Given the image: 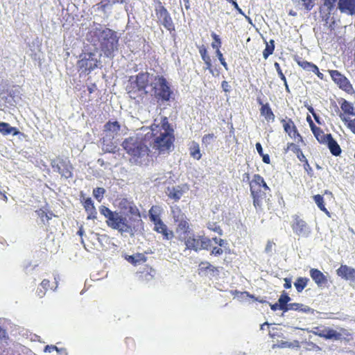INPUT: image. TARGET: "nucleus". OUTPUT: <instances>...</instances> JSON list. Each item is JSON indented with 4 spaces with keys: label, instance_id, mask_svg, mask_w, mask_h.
Masks as SVG:
<instances>
[{
    "label": "nucleus",
    "instance_id": "nucleus-30",
    "mask_svg": "<svg viewBox=\"0 0 355 355\" xmlns=\"http://www.w3.org/2000/svg\"><path fill=\"white\" fill-rule=\"evenodd\" d=\"M125 259L135 266H137L147 261V257L143 253H136L132 255H127Z\"/></svg>",
    "mask_w": 355,
    "mask_h": 355
},
{
    "label": "nucleus",
    "instance_id": "nucleus-59",
    "mask_svg": "<svg viewBox=\"0 0 355 355\" xmlns=\"http://www.w3.org/2000/svg\"><path fill=\"white\" fill-rule=\"evenodd\" d=\"M46 293V291L43 289L42 287H38L36 291L37 295L40 298L43 297L45 295Z\"/></svg>",
    "mask_w": 355,
    "mask_h": 355
},
{
    "label": "nucleus",
    "instance_id": "nucleus-45",
    "mask_svg": "<svg viewBox=\"0 0 355 355\" xmlns=\"http://www.w3.org/2000/svg\"><path fill=\"white\" fill-rule=\"evenodd\" d=\"M211 37L214 39V42L211 43V46L213 49H215L216 51H220V48L221 46V40L219 36L215 33H211Z\"/></svg>",
    "mask_w": 355,
    "mask_h": 355
},
{
    "label": "nucleus",
    "instance_id": "nucleus-37",
    "mask_svg": "<svg viewBox=\"0 0 355 355\" xmlns=\"http://www.w3.org/2000/svg\"><path fill=\"white\" fill-rule=\"evenodd\" d=\"M309 279L307 277H298L294 282V286L298 293H301L307 286Z\"/></svg>",
    "mask_w": 355,
    "mask_h": 355
},
{
    "label": "nucleus",
    "instance_id": "nucleus-64",
    "mask_svg": "<svg viewBox=\"0 0 355 355\" xmlns=\"http://www.w3.org/2000/svg\"><path fill=\"white\" fill-rule=\"evenodd\" d=\"M256 148L259 155H262L263 154V148L260 143L258 142L256 144Z\"/></svg>",
    "mask_w": 355,
    "mask_h": 355
},
{
    "label": "nucleus",
    "instance_id": "nucleus-39",
    "mask_svg": "<svg viewBox=\"0 0 355 355\" xmlns=\"http://www.w3.org/2000/svg\"><path fill=\"white\" fill-rule=\"evenodd\" d=\"M288 306V311L290 310H293L306 313L309 311V306H304V304L300 303H289Z\"/></svg>",
    "mask_w": 355,
    "mask_h": 355
},
{
    "label": "nucleus",
    "instance_id": "nucleus-47",
    "mask_svg": "<svg viewBox=\"0 0 355 355\" xmlns=\"http://www.w3.org/2000/svg\"><path fill=\"white\" fill-rule=\"evenodd\" d=\"M216 138V137L214 133L205 135L202 138V144L207 146L209 145Z\"/></svg>",
    "mask_w": 355,
    "mask_h": 355
},
{
    "label": "nucleus",
    "instance_id": "nucleus-9",
    "mask_svg": "<svg viewBox=\"0 0 355 355\" xmlns=\"http://www.w3.org/2000/svg\"><path fill=\"white\" fill-rule=\"evenodd\" d=\"M155 12L159 24L162 25L170 33L175 31V26L171 14L160 1H158L155 8Z\"/></svg>",
    "mask_w": 355,
    "mask_h": 355
},
{
    "label": "nucleus",
    "instance_id": "nucleus-57",
    "mask_svg": "<svg viewBox=\"0 0 355 355\" xmlns=\"http://www.w3.org/2000/svg\"><path fill=\"white\" fill-rule=\"evenodd\" d=\"M296 156L300 162H305L306 164L308 163L307 159L306 158L302 150L299 152V153L296 154Z\"/></svg>",
    "mask_w": 355,
    "mask_h": 355
},
{
    "label": "nucleus",
    "instance_id": "nucleus-51",
    "mask_svg": "<svg viewBox=\"0 0 355 355\" xmlns=\"http://www.w3.org/2000/svg\"><path fill=\"white\" fill-rule=\"evenodd\" d=\"M126 347L129 349H133L135 347V343L133 338L127 337L125 339Z\"/></svg>",
    "mask_w": 355,
    "mask_h": 355
},
{
    "label": "nucleus",
    "instance_id": "nucleus-15",
    "mask_svg": "<svg viewBox=\"0 0 355 355\" xmlns=\"http://www.w3.org/2000/svg\"><path fill=\"white\" fill-rule=\"evenodd\" d=\"M284 132L288 137L295 141L297 144H304V139L295 124L294 121L291 118L282 119L280 120Z\"/></svg>",
    "mask_w": 355,
    "mask_h": 355
},
{
    "label": "nucleus",
    "instance_id": "nucleus-20",
    "mask_svg": "<svg viewBox=\"0 0 355 355\" xmlns=\"http://www.w3.org/2000/svg\"><path fill=\"white\" fill-rule=\"evenodd\" d=\"M155 272V270L151 266L146 265L142 270L137 272V277L141 282H148L154 278Z\"/></svg>",
    "mask_w": 355,
    "mask_h": 355
},
{
    "label": "nucleus",
    "instance_id": "nucleus-58",
    "mask_svg": "<svg viewBox=\"0 0 355 355\" xmlns=\"http://www.w3.org/2000/svg\"><path fill=\"white\" fill-rule=\"evenodd\" d=\"M275 243L272 241H268L267 242V244H266V248H265V251L266 252H270L272 250V248L273 246L275 245Z\"/></svg>",
    "mask_w": 355,
    "mask_h": 355
},
{
    "label": "nucleus",
    "instance_id": "nucleus-11",
    "mask_svg": "<svg viewBox=\"0 0 355 355\" xmlns=\"http://www.w3.org/2000/svg\"><path fill=\"white\" fill-rule=\"evenodd\" d=\"M51 164L53 171L59 173L62 178L72 176L73 166L68 157L57 156Z\"/></svg>",
    "mask_w": 355,
    "mask_h": 355
},
{
    "label": "nucleus",
    "instance_id": "nucleus-60",
    "mask_svg": "<svg viewBox=\"0 0 355 355\" xmlns=\"http://www.w3.org/2000/svg\"><path fill=\"white\" fill-rule=\"evenodd\" d=\"M291 286H292L291 279L290 278H285L284 279V287L286 289H289V288H291Z\"/></svg>",
    "mask_w": 355,
    "mask_h": 355
},
{
    "label": "nucleus",
    "instance_id": "nucleus-31",
    "mask_svg": "<svg viewBox=\"0 0 355 355\" xmlns=\"http://www.w3.org/2000/svg\"><path fill=\"white\" fill-rule=\"evenodd\" d=\"M84 208L87 213V219H94L96 218V210L94 205L93 201L90 198H87L83 202Z\"/></svg>",
    "mask_w": 355,
    "mask_h": 355
},
{
    "label": "nucleus",
    "instance_id": "nucleus-17",
    "mask_svg": "<svg viewBox=\"0 0 355 355\" xmlns=\"http://www.w3.org/2000/svg\"><path fill=\"white\" fill-rule=\"evenodd\" d=\"M294 60L297 62V64L303 69L309 71H312L320 80L324 79V74L319 71V69L316 64H313V62L302 60L301 58L298 56L295 57Z\"/></svg>",
    "mask_w": 355,
    "mask_h": 355
},
{
    "label": "nucleus",
    "instance_id": "nucleus-53",
    "mask_svg": "<svg viewBox=\"0 0 355 355\" xmlns=\"http://www.w3.org/2000/svg\"><path fill=\"white\" fill-rule=\"evenodd\" d=\"M232 294L233 295H240L241 297H243V296H246V297H248L250 298H252V299H254L255 300H257L254 295L250 294L247 291H244V292H240V291H234V292H232Z\"/></svg>",
    "mask_w": 355,
    "mask_h": 355
},
{
    "label": "nucleus",
    "instance_id": "nucleus-24",
    "mask_svg": "<svg viewBox=\"0 0 355 355\" xmlns=\"http://www.w3.org/2000/svg\"><path fill=\"white\" fill-rule=\"evenodd\" d=\"M340 108L342 110V112H340L339 117L341 119L343 114L345 118H350V116H355V107L353 104L348 101L342 98L340 102Z\"/></svg>",
    "mask_w": 355,
    "mask_h": 355
},
{
    "label": "nucleus",
    "instance_id": "nucleus-34",
    "mask_svg": "<svg viewBox=\"0 0 355 355\" xmlns=\"http://www.w3.org/2000/svg\"><path fill=\"white\" fill-rule=\"evenodd\" d=\"M311 131L317 141L321 144H326L327 141V138L329 136H331V134L330 133L325 134L324 132L320 127L318 126Z\"/></svg>",
    "mask_w": 355,
    "mask_h": 355
},
{
    "label": "nucleus",
    "instance_id": "nucleus-54",
    "mask_svg": "<svg viewBox=\"0 0 355 355\" xmlns=\"http://www.w3.org/2000/svg\"><path fill=\"white\" fill-rule=\"evenodd\" d=\"M40 287H42L43 289H44L45 291H48L49 288H52L51 286H50V281L49 279H43L42 281V282L40 283Z\"/></svg>",
    "mask_w": 355,
    "mask_h": 355
},
{
    "label": "nucleus",
    "instance_id": "nucleus-1",
    "mask_svg": "<svg viewBox=\"0 0 355 355\" xmlns=\"http://www.w3.org/2000/svg\"><path fill=\"white\" fill-rule=\"evenodd\" d=\"M175 137L173 129L166 116L162 117L159 123H153L150 130L144 137H130L125 139L122 146L130 156L141 157L148 155L149 148L159 152L168 150L173 145Z\"/></svg>",
    "mask_w": 355,
    "mask_h": 355
},
{
    "label": "nucleus",
    "instance_id": "nucleus-28",
    "mask_svg": "<svg viewBox=\"0 0 355 355\" xmlns=\"http://www.w3.org/2000/svg\"><path fill=\"white\" fill-rule=\"evenodd\" d=\"M199 53L202 58V60L204 61L206 69L209 71L211 73H214L211 59L209 55L207 53V49L205 45H201L198 47Z\"/></svg>",
    "mask_w": 355,
    "mask_h": 355
},
{
    "label": "nucleus",
    "instance_id": "nucleus-56",
    "mask_svg": "<svg viewBox=\"0 0 355 355\" xmlns=\"http://www.w3.org/2000/svg\"><path fill=\"white\" fill-rule=\"evenodd\" d=\"M221 87L225 93L230 92L231 90V86L229 85L228 82L225 80L221 83Z\"/></svg>",
    "mask_w": 355,
    "mask_h": 355
},
{
    "label": "nucleus",
    "instance_id": "nucleus-7",
    "mask_svg": "<svg viewBox=\"0 0 355 355\" xmlns=\"http://www.w3.org/2000/svg\"><path fill=\"white\" fill-rule=\"evenodd\" d=\"M180 241L184 242L186 249L198 252L201 250H208L211 246V239L204 236L196 235L193 232L180 237Z\"/></svg>",
    "mask_w": 355,
    "mask_h": 355
},
{
    "label": "nucleus",
    "instance_id": "nucleus-22",
    "mask_svg": "<svg viewBox=\"0 0 355 355\" xmlns=\"http://www.w3.org/2000/svg\"><path fill=\"white\" fill-rule=\"evenodd\" d=\"M128 216L129 223H131L135 227V222L141 221V214L139 209L135 205L134 202H132L125 211Z\"/></svg>",
    "mask_w": 355,
    "mask_h": 355
},
{
    "label": "nucleus",
    "instance_id": "nucleus-46",
    "mask_svg": "<svg viewBox=\"0 0 355 355\" xmlns=\"http://www.w3.org/2000/svg\"><path fill=\"white\" fill-rule=\"evenodd\" d=\"M289 150L293 151L296 155L297 153H299L301 149L296 144L288 142L286 147L284 148V152L288 153Z\"/></svg>",
    "mask_w": 355,
    "mask_h": 355
},
{
    "label": "nucleus",
    "instance_id": "nucleus-10",
    "mask_svg": "<svg viewBox=\"0 0 355 355\" xmlns=\"http://www.w3.org/2000/svg\"><path fill=\"white\" fill-rule=\"evenodd\" d=\"M172 212L174 221L177 224L175 232L178 234V239H180V237H183V236L191 233L192 229L189 219L179 208L173 210Z\"/></svg>",
    "mask_w": 355,
    "mask_h": 355
},
{
    "label": "nucleus",
    "instance_id": "nucleus-48",
    "mask_svg": "<svg viewBox=\"0 0 355 355\" xmlns=\"http://www.w3.org/2000/svg\"><path fill=\"white\" fill-rule=\"evenodd\" d=\"M105 193V189L101 187H97L94 189L93 195L96 199H97L99 202L101 201L103 194Z\"/></svg>",
    "mask_w": 355,
    "mask_h": 355
},
{
    "label": "nucleus",
    "instance_id": "nucleus-23",
    "mask_svg": "<svg viewBox=\"0 0 355 355\" xmlns=\"http://www.w3.org/2000/svg\"><path fill=\"white\" fill-rule=\"evenodd\" d=\"M114 139V137H102L101 139V148L104 153H115L117 151V145Z\"/></svg>",
    "mask_w": 355,
    "mask_h": 355
},
{
    "label": "nucleus",
    "instance_id": "nucleus-16",
    "mask_svg": "<svg viewBox=\"0 0 355 355\" xmlns=\"http://www.w3.org/2000/svg\"><path fill=\"white\" fill-rule=\"evenodd\" d=\"M189 187L187 184H183L178 186L168 187L167 188L166 193L169 198L178 201L184 193L187 192Z\"/></svg>",
    "mask_w": 355,
    "mask_h": 355
},
{
    "label": "nucleus",
    "instance_id": "nucleus-55",
    "mask_svg": "<svg viewBox=\"0 0 355 355\" xmlns=\"http://www.w3.org/2000/svg\"><path fill=\"white\" fill-rule=\"evenodd\" d=\"M307 107V110H309V112L310 113L312 114L314 119L318 122V123H320L319 121V116L316 114V113L315 112V110L313 109V107L311 106V105H307L306 106Z\"/></svg>",
    "mask_w": 355,
    "mask_h": 355
},
{
    "label": "nucleus",
    "instance_id": "nucleus-13",
    "mask_svg": "<svg viewBox=\"0 0 355 355\" xmlns=\"http://www.w3.org/2000/svg\"><path fill=\"white\" fill-rule=\"evenodd\" d=\"M328 72L332 79V80L338 86V87L347 92L349 94L354 93V89L352 85L348 78L342 74L338 70H328Z\"/></svg>",
    "mask_w": 355,
    "mask_h": 355
},
{
    "label": "nucleus",
    "instance_id": "nucleus-42",
    "mask_svg": "<svg viewBox=\"0 0 355 355\" xmlns=\"http://www.w3.org/2000/svg\"><path fill=\"white\" fill-rule=\"evenodd\" d=\"M341 121L345 123L347 128L355 135V119L345 118L344 114H343Z\"/></svg>",
    "mask_w": 355,
    "mask_h": 355
},
{
    "label": "nucleus",
    "instance_id": "nucleus-27",
    "mask_svg": "<svg viewBox=\"0 0 355 355\" xmlns=\"http://www.w3.org/2000/svg\"><path fill=\"white\" fill-rule=\"evenodd\" d=\"M219 272L218 267L211 265L209 261H201L198 266V273H209L214 275Z\"/></svg>",
    "mask_w": 355,
    "mask_h": 355
},
{
    "label": "nucleus",
    "instance_id": "nucleus-40",
    "mask_svg": "<svg viewBox=\"0 0 355 355\" xmlns=\"http://www.w3.org/2000/svg\"><path fill=\"white\" fill-rule=\"evenodd\" d=\"M36 212L44 223H48L53 216H55L52 212H46L42 209L36 211Z\"/></svg>",
    "mask_w": 355,
    "mask_h": 355
},
{
    "label": "nucleus",
    "instance_id": "nucleus-14",
    "mask_svg": "<svg viewBox=\"0 0 355 355\" xmlns=\"http://www.w3.org/2000/svg\"><path fill=\"white\" fill-rule=\"evenodd\" d=\"M291 227L293 232L298 236L307 237L311 232L308 223L297 214L292 216Z\"/></svg>",
    "mask_w": 355,
    "mask_h": 355
},
{
    "label": "nucleus",
    "instance_id": "nucleus-5",
    "mask_svg": "<svg viewBox=\"0 0 355 355\" xmlns=\"http://www.w3.org/2000/svg\"><path fill=\"white\" fill-rule=\"evenodd\" d=\"M304 330L326 340H345L349 342L353 339L352 334L347 329L342 327L339 329V331H337L332 328L320 324L313 327L311 329L306 328Z\"/></svg>",
    "mask_w": 355,
    "mask_h": 355
},
{
    "label": "nucleus",
    "instance_id": "nucleus-2",
    "mask_svg": "<svg viewBox=\"0 0 355 355\" xmlns=\"http://www.w3.org/2000/svg\"><path fill=\"white\" fill-rule=\"evenodd\" d=\"M150 85L158 101L168 102L174 99L173 92L167 80L163 76H153L147 71L130 76L126 87L127 94L135 103H141L148 95L146 89Z\"/></svg>",
    "mask_w": 355,
    "mask_h": 355
},
{
    "label": "nucleus",
    "instance_id": "nucleus-52",
    "mask_svg": "<svg viewBox=\"0 0 355 355\" xmlns=\"http://www.w3.org/2000/svg\"><path fill=\"white\" fill-rule=\"evenodd\" d=\"M98 6H99V8L103 11H105L106 8L111 6V3L109 0H103L100 2Z\"/></svg>",
    "mask_w": 355,
    "mask_h": 355
},
{
    "label": "nucleus",
    "instance_id": "nucleus-21",
    "mask_svg": "<svg viewBox=\"0 0 355 355\" xmlns=\"http://www.w3.org/2000/svg\"><path fill=\"white\" fill-rule=\"evenodd\" d=\"M338 8L343 13L355 15V0H338Z\"/></svg>",
    "mask_w": 355,
    "mask_h": 355
},
{
    "label": "nucleus",
    "instance_id": "nucleus-62",
    "mask_svg": "<svg viewBox=\"0 0 355 355\" xmlns=\"http://www.w3.org/2000/svg\"><path fill=\"white\" fill-rule=\"evenodd\" d=\"M262 157V160L266 164H270V158L269 155L268 154H263L262 155H260Z\"/></svg>",
    "mask_w": 355,
    "mask_h": 355
},
{
    "label": "nucleus",
    "instance_id": "nucleus-49",
    "mask_svg": "<svg viewBox=\"0 0 355 355\" xmlns=\"http://www.w3.org/2000/svg\"><path fill=\"white\" fill-rule=\"evenodd\" d=\"M132 202V201H130L127 198H122L119 202V207L121 210L125 211Z\"/></svg>",
    "mask_w": 355,
    "mask_h": 355
},
{
    "label": "nucleus",
    "instance_id": "nucleus-38",
    "mask_svg": "<svg viewBox=\"0 0 355 355\" xmlns=\"http://www.w3.org/2000/svg\"><path fill=\"white\" fill-rule=\"evenodd\" d=\"M313 200H314L315 202L316 203L317 206L318 207V208L321 211H322L323 212H324L327 215L329 214V211L325 207L324 202V198H323L322 196L319 195V194L315 195L313 196Z\"/></svg>",
    "mask_w": 355,
    "mask_h": 355
},
{
    "label": "nucleus",
    "instance_id": "nucleus-41",
    "mask_svg": "<svg viewBox=\"0 0 355 355\" xmlns=\"http://www.w3.org/2000/svg\"><path fill=\"white\" fill-rule=\"evenodd\" d=\"M275 50V42L273 40H270L269 42L266 43L265 49L263 51V56L266 60L269 55L273 53Z\"/></svg>",
    "mask_w": 355,
    "mask_h": 355
},
{
    "label": "nucleus",
    "instance_id": "nucleus-8",
    "mask_svg": "<svg viewBox=\"0 0 355 355\" xmlns=\"http://www.w3.org/2000/svg\"><path fill=\"white\" fill-rule=\"evenodd\" d=\"M161 207L157 205H153L149 210V217L154 224V230L162 235L163 239L171 240L174 234L173 231L168 229L167 226L160 218Z\"/></svg>",
    "mask_w": 355,
    "mask_h": 355
},
{
    "label": "nucleus",
    "instance_id": "nucleus-29",
    "mask_svg": "<svg viewBox=\"0 0 355 355\" xmlns=\"http://www.w3.org/2000/svg\"><path fill=\"white\" fill-rule=\"evenodd\" d=\"M325 144L327 145V147L330 153L334 156L338 157L342 153L341 148L340 145L338 144V142L334 139L332 135L329 136L327 138V141Z\"/></svg>",
    "mask_w": 355,
    "mask_h": 355
},
{
    "label": "nucleus",
    "instance_id": "nucleus-26",
    "mask_svg": "<svg viewBox=\"0 0 355 355\" xmlns=\"http://www.w3.org/2000/svg\"><path fill=\"white\" fill-rule=\"evenodd\" d=\"M309 273L312 279L318 286H322L327 283V277L320 270L311 268Z\"/></svg>",
    "mask_w": 355,
    "mask_h": 355
},
{
    "label": "nucleus",
    "instance_id": "nucleus-12",
    "mask_svg": "<svg viewBox=\"0 0 355 355\" xmlns=\"http://www.w3.org/2000/svg\"><path fill=\"white\" fill-rule=\"evenodd\" d=\"M96 55L92 52L84 53L77 62V67L81 73H89L98 66Z\"/></svg>",
    "mask_w": 355,
    "mask_h": 355
},
{
    "label": "nucleus",
    "instance_id": "nucleus-61",
    "mask_svg": "<svg viewBox=\"0 0 355 355\" xmlns=\"http://www.w3.org/2000/svg\"><path fill=\"white\" fill-rule=\"evenodd\" d=\"M306 121L309 123L311 130H313L315 128L317 127L309 115L307 116Z\"/></svg>",
    "mask_w": 355,
    "mask_h": 355
},
{
    "label": "nucleus",
    "instance_id": "nucleus-33",
    "mask_svg": "<svg viewBox=\"0 0 355 355\" xmlns=\"http://www.w3.org/2000/svg\"><path fill=\"white\" fill-rule=\"evenodd\" d=\"M214 241L215 243L218 244L219 247L212 248L210 254L216 257L222 255L223 253L222 247L225 246V245L227 244L226 241L223 239H218L216 237L212 238L211 241Z\"/></svg>",
    "mask_w": 355,
    "mask_h": 355
},
{
    "label": "nucleus",
    "instance_id": "nucleus-32",
    "mask_svg": "<svg viewBox=\"0 0 355 355\" xmlns=\"http://www.w3.org/2000/svg\"><path fill=\"white\" fill-rule=\"evenodd\" d=\"M0 132L3 135H12L13 136L18 135L21 133L17 128L12 127L6 122H0Z\"/></svg>",
    "mask_w": 355,
    "mask_h": 355
},
{
    "label": "nucleus",
    "instance_id": "nucleus-6",
    "mask_svg": "<svg viewBox=\"0 0 355 355\" xmlns=\"http://www.w3.org/2000/svg\"><path fill=\"white\" fill-rule=\"evenodd\" d=\"M99 211L106 218V224L113 230L119 232H129L132 231L134 226L129 223V220L117 211H113L105 206H101Z\"/></svg>",
    "mask_w": 355,
    "mask_h": 355
},
{
    "label": "nucleus",
    "instance_id": "nucleus-50",
    "mask_svg": "<svg viewBox=\"0 0 355 355\" xmlns=\"http://www.w3.org/2000/svg\"><path fill=\"white\" fill-rule=\"evenodd\" d=\"M302 2V6L307 11H310L314 7V0H300Z\"/></svg>",
    "mask_w": 355,
    "mask_h": 355
},
{
    "label": "nucleus",
    "instance_id": "nucleus-25",
    "mask_svg": "<svg viewBox=\"0 0 355 355\" xmlns=\"http://www.w3.org/2000/svg\"><path fill=\"white\" fill-rule=\"evenodd\" d=\"M257 102L261 105L260 114L263 116L267 121L273 122L275 119V116L270 107L269 103H266L263 104L261 98L257 99Z\"/></svg>",
    "mask_w": 355,
    "mask_h": 355
},
{
    "label": "nucleus",
    "instance_id": "nucleus-35",
    "mask_svg": "<svg viewBox=\"0 0 355 355\" xmlns=\"http://www.w3.org/2000/svg\"><path fill=\"white\" fill-rule=\"evenodd\" d=\"M189 153L190 155L195 159L199 160L202 157V154L200 153V146L199 144L195 141H193L191 142L189 145Z\"/></svg>",
    "mask_w": 355,
    "mask_h": 355
},
{
    "label": "nucleus",
    "instance_id": "nucleus-4",
    "mask_svg": "<svg viewBox=\"0 0 355 355\" xmlns=\"http://www.w3.org/2000/svg\"><path fill=\"white\" fill-rule=\"evenodd\" d=\"M250 191L253 198V205L258 212H263L270 209V199L268 194L270 189L264 179H252L250 182Z\"/></svg>",
    "mask_w": 355,
    "mask_h": 355
},
{
    "label": "nucleus",
    "instance_id": "nucleus-44",
    "mask_svg": "<svg viewBox=\"0 0 355 355\" xmlns=\"http://www.w3.org/2000/svg\"><path fill=\"white\" fill-rule=\"evenodd\" d=\"M338 1V0H322L323 6L327 8L329 14H330L331 12L335 8Z\"/></svg>",
    "mask_w": 355,
    "mask_h": 355
},
{
    "label": "nucleus",
    "instance_id": "nucleus-43",
    "mask_svg": "<svg viewBox=\"0 0 355 355\" xmlns=\"http://www.w3.org/2000/svg\"><path fill=\"white\" fill-rule=\"evenodd\" d=\"M207 227L212 232L217 233L218 235L221 236L223 234V230L220 226L216 222H209L207 224Z\"/></svg>",
    "mask_w": 355,
    "mask_h": 355
},
{
    "label": "nucleus",
    "instance_id": "nucleus-36",
    "mask_svg": "<svg viewBox=\"0 0 355 355\" xmlns=\"http://www.w3.org/2000/svg\"><path fill=\"white\" fill-rule=\"evenodd\" d=\"M291 301V297L288 295L286 292H283L278 300V304L279 306V310L284 312L288 311V302Z\"/></svg>",
    "mask_w": 355,
    "mask_h": 355
},
{
    "label": "nucleus",
    "instance_id": "nucleus-63",
    "mask_svg": "<svg viewBox=\"0 0 355 355\" xmlns=\"http://www.w3.org/2000/svg\"><path fill=\"white\" fill-rule=\"evenodd\" d=\"M53 350L58 351V349L56 346H53V345H51V346L46 345L44 349L45 352H51Z\"/></svg>",
    "mask_w": 355,
    "mask_h": 355
},
{
    "label": "nucleus",
    "instance_id": "nucleus-3",
    "mask_svg": "<svg viewBox=\"0 0 355 355\" xmlns=\"http://www.w3.org/2000/svg\"><path fill=\"white\" fill-rule=\"evenodd\" d=\"M87 40L96 45L99 44L102 52L106 57L113 56L118 50L119 37L116 31L109 28L96 27L87 34Z\"/></svg>",
    "mask_w": 355,
    "mask_h": 355
},
{
    "label": "nucleus",
    "instance_id": "nucleus-18",
    "mask_svg": "<svg viewBox=\"0 0 355 355\" xmlns=\"http://www.w3.org/2000/svg\"><path fill=\"white\" fill-rule=\"evenodd\" d=\"M121 130V124L116 121H108L103 126V136L115 138Z\"/></svg>",
    "mask_w": 355,
    "mask_h": 355
},
{
    "label": "nucleus",
    "instance_id": "nucleus-19",
    "mask_svg": "<svg viewBox=\"0 0 355 355\" xmlns=\"http://www.w3.org/2000/svg\"><path fill=\"white\" fill-rule=\"evenodd\" d=\"M336 274L345 280L355 282V269L347 265L342 264L336 270Z\"/></svg>",
    "mask_w": 355,
    "mask_h": 355
}]
</instances>
